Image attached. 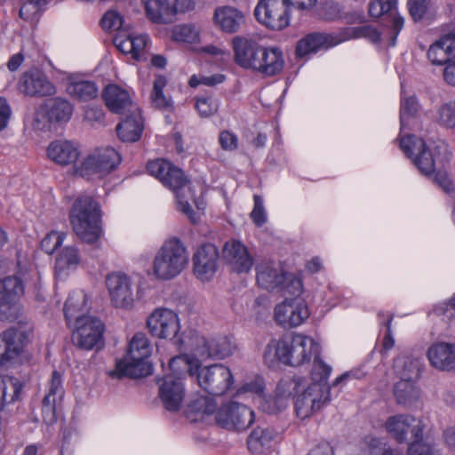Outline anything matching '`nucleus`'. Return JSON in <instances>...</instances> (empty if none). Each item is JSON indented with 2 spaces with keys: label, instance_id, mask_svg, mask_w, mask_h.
I'll return each mask as SVG.
<instances>
[{
  "label": "nucleus",
  "instance_id": "f03ea898",
  "mask_svg": "<svg viewBox=\"0 0 455 455\" xmlns=\"http://www.w3.org/2000/svg\"><path fill=\"white\" fill-rule=\"evenodd\" d=\"M147 170L150 175L156 177L174 193L179 211L184 213L192 223L199 221L200 215L193 211L188 201L193 200L198 211H204V204L195 198L194 187L188 182L184 172L180 168L164 159H156L148 163Z\"/></svg>",
  "mask_w": 455,
  "mask_h": 455
},
{
  "label": "nucleus",
  "instance_id": "5701e85b",
  "mask_svg": "<svg viewBox=\"0 0 455 455\" xmlns=\"http://www.w3.org/2000/svg\"><path fill=\"white\" fill-rule=\"evenodd\" d=\"M222 257L233 272L247 274L254 264V259L247 247L239 240L231 239L222 248Z\"/></svg>",
  "mask_w": 455,
  "mask_h": 455
},
{
  "label": "nucleus",
  "instance_id": "c03bdc74",
  "mask_svg": "<svg viewBox=\"0 0 455 455\" xmlns=\"http://www.w3.org/2000/svg\"><path fill=\"white\" fill-rule=\"evenodd\" d=\"M394 395L398 404L408 406L415 403L420 395L416 380L400 379L394 387Z\"/></svg>",
  "mask_w": 455,
  "mask_h": 455
},
{
  "label": "nucleus",
  "instance_id": "20e7f679",
  "mask_svg": "<svg viewBox=\"0 0 455 455\" xmlns=\"http://www.w3.org/2000/svg\"><path fill=\"white\" fill-rule=\"evenodd\" d=\"M278 390L283 396L294 395V407L298 418L306 419L331 402V387L321 383L307 384L300 376L283 379Z\"/></svg>",
  "mask_w": 455,
  "mask_h": 455
},
{
  "label": "nucleus",
  "instance_id": "a18cd8bd",
  "mask_svg": "<svg viewBox=\"0 0 455 455\" xmlns=\"http://www.w3.org/2000/svg\"><path fill=\"white\" fill-rule=\"evenodd\" d=\"M46 109L51 121L68 122L73 114V106L63 98H54L47 101Z\"/></svg>",
  "mask_w": 455,
  "mask_h": 455
},
{
  "label": "nucleus",
  "instance_id": "cd10ccee",
  "mask_svg": "<svg viewBox=\"0 0 455 455\" xmlns=\"http://www.w3.org/2000/svg\"><path fill=\"white\" fill-rule=\"evenodd\" d=\"M283 51L277 46H262L254 71L267 77L279 75L284 68Z\"/></svg>",
  "mask_w": 455,
  "mask_h": 455
},
{
  "label": "nucleus",
  "instance_id": "49530a36",
  "mask_svg": "<svg viewBox=\"0 0 455 455\" xmlns=\"http://www.w3.org/2000/svg\"><path fill=\"white\" fill-rule=\"evenodd\" d=\"M167 84V79L163 75H157L153 83V89L150 94L152 105L161 110L172 109L173 102L171 97L164 93V89Z\"/></svg>",
  "mask_w": 455,
  "mask_h": 455
},
{
  "label": "nucleus",
  "instance_id": "7ed1b4c3",
  "mask_svg": "<svg viewBox=\"0 0 455 455\" xmlns=\"http://www.w3.org/2000/svg\"><path fill=\"white\" fill-rule=\"evenodd\" d=\"M321 346L314 338L295 333L281 339H273L267 345L263 358L269 366L276 362L297 367L307 363L319 355Z\"/></svg>",
  "mask_w": 455,
  "mask_h": 455
},
{
  "label": "nucleus",
  "instance_id": "a19ab883",
  "mask_svg": "<svg viewBox=\"0 0 455 455\" xmlns=\"http://www.w3.org/2000/svg\"><path fill=\"white\" fill-rule=\"evenodd\" d=\"M394 370L400 379L417 380L419 377L420 361L411 355L402 353L395 359Z\"/></svg>",
  "mask_w": 455,
  "mask_h": 455
},
{
  "label": "nucleus",
  "instance_id": "393cba45",
  "mask_svg": "<svg viewBox=\"0 0 455 455\" xmlns=\"http://www.w3.org/2000/svg\"><path fill=\"white\" fill-rule=\"evenodd\" d=\"M232 46L235 62L243 68L254 71L263 45L251 36H235Z\"/></svg>",
  "mask_w": 455,
  "mask_h": 455
},
{
  "label": "nucleus",
  "instance_id": "58836bf2",
  "mask_svg": "<svg viewBox=\"0 0 455 455\" xmlns=\"http://www.w3.org/2000/svg\"><path fill=\"white\" fill-rule=\"evenodd\" d=\"M143 131V120L137 108L132 109V114L124 118L116 127L117 135L123 141H137Z\"/></svg>",
  "mask_w": 455,
  "mask_h": 455
},
{
  "label": "nucleus",
  "instance_id": "774afa93",
  "mask_svg": "<svg viewBox=\"0 0 455 455\" xmlns=\"http://www.w3.org/2000/svg\"><path fill=\"white\" fill-rule=\"evenodd\" d=\"M430 0H408L410 14L414 20H421L428 10Z\"/></svg>",
  "mask_w": 455,
  "mask_h": 455
},
{
  "label": "nucleus",
  "instance_id": "4be33fe9",
  "mask_svg": "<svg viewBox=\"0 0 455 455\" xmlns=\"http://www.w3.org/2000/svg\"><path fill=\"white\" fill-rule=\"evenodd\" d=\"M219 256L218 248L212 243L199 247L193 255V271L196 277L202 282L211 281L218 270Z\"/></svg>",
  "mask_w": 455,
  "mask_h": 455
},
{
  "label": "nucleus",
  "instance_id": "c85d7f7f",
  "mask_svg": "<svg viewBox=\"0 0 455 455\" xmlns=\"http://www.w3.org/2000/svg\"><path fill=\"white\" fill-rule=\"evenodd\" d=\"M256 281L258 285L269 291H278L284 280L285 271L272 260H263L256 265Z\"/></svg>",
  "mask_w": 455,
  "mask_h": 455
},
{
  "label": "nucleus",
  "instance_id": "9b49d317",
  "mask_svg": "<svg viewBox=\"0 0 455 455\" xmlns=\"http://www.w3.org/2000/svg\"><path fill=\"white\" fill-rule=\"evenodd\" d=\"M121 163L119 153L113 148H99L90 152L76 167L75 172L85 179L103 178Z\"/></svg>",
  "mask_w": 455,
  "mask_h": 455
},
{
  "label": "nucleus",
  "instance_id": "6e6552de",
  "mask_svg": "<svg viewBox=\"0 0 455 455\" xmlns=\"http://www.w3.org/2000/svg\"><path fill=\"white\" fill-rule=\"evenodd\" d=\"M73 231L85 243L96 244L103 235L99 204L89 196L76 199L69 212Z\"/></svg>",
  "mask_w": 455,
  "mask_h": 455
},
{
  "label": "nucleus",
  "instance_id": "f8f14e48",
  "mask_svg": "<svg viewBox=\"0 0 455 455\" xmlns=\"http://www.w3.org/2000/svg\"><path fill=\"white\" fill-rule=\"evenodd\" d=\"M193 377L202 389L212 395L225 394L234 384V376L230 369L221 363L202 367L199 360L198 370Z\"/></svg>",
  "mask_w": 455,
  "mask_h": 455
},
{
  "label": "nucleus",
  "instance_id": "0e129e2a",
  "mask_svg": "<svg viewBox=\"0 0 455 455\" xmlns=\"http://www.w3.org/2000/svg\"><path fill=\"white\" fill-rule=\"evenodd\" d=\"M420 440L421 438L414 439V442L410 443L407 455H441L439 451Z\"/></svg>",
  "mask_w": 455,
  "mask_h": 455
},
{
  "label": "nucleus",
  "instance_id": "ea45409f",
  "mask_svg": "<svg viewBox=\"0 0 455 455\" xmlns=\"http://www.w3.org/2000/svg\"><path fill=\"white\" fill-rule=\"evenodd\" d=\"M24 383L19 378L0 375V411L20 398Z\"/></svg>",
  "mask_w": 455,
  "mask_h": 455
},
{
  "label": "nucleus",
  "instance_id": "39448f33",
  "mask_svg": "<svg viewBox=\"0 0 455 455\" xmlns=\"http://www.w3.org/2000/svg\"><path fill=\"white\" fill-rule=\"evenodd\" d=\"M199 367V359L183 354L171 359L170 372L159 379V397L164 407L170 411H179L185 397L183 379L187 375L194 376Z\"/></svg>",
  "mask_w": 455,
  "mask_h": 455
},
{
  "label": "nucleus",
  "instance_id": "680f3d73",
  "mask_svg": "<svg viewBox=\"0 0 455 455\" xmlns=\"http://www.w3.org/2000/svg\"><path fill=\"white\" fill-rule=\"evenodd\" d=\"M397 0H372L369 5L371 17L379 18L391 12L396 5Z\"/></svg>",
  "mask_w": 455,
  "mask_h": 455
},
{
  "label": "nucleus",
  "instance_id": "338daca9",
  "mask_svg": "<svg viewBox=\"0 0 455 455\" xmlns=\"http://www.w3.org/2000/svg\"><path fill=\"white\" fill-rule=\"evenodd\" d=\"M219 143L223 150L233 152L238 148V137L235 132L224 130L219 134Z\"/></svg>",
  "mask_w": 455,
  "mask_h": 455
},
{
  "label": "nucleus",
  "instance_id": "4c0bfd02",
  "mask_svg": "<svg viewBox=\"0 0 455 455\" xmlns=\"http://www.w3.org/2000/svg\"><path fill=\"white\" fill-rule=\"evenodd\" d=\"M420 106L414 93L407 92L402 85L401 100H400V134L399 143L402 137L412 136L418 138L413 134H404V130L409 124L410 120L412 119L419 111Z\"/></svg>",
  "mask_w": 455,
  "mask_h": 455
},
{
  "label": "nucleus",
  "instance_id": "bb28decb",
  "mask_svg": "<svg viewBox=\"0 0 455 455\" xmlns=\"http://www.w3.org/2000/svg\"><path fill=\"white\" fill-rule=\"evenodd\" d=\"M20 90L29 96H51L55 94V85L38 69L25 72L20 82Z\"/></svg>",
  "mask_w": 455,
  "mask_h": 455
},
{
  "label": "nucleus",
  "instance_id": "de8ad7c7",
  "mask_svg": "<svg viewBox=\"0 0 455 455\" xmlns=\"http://www.w3.org/2000/svg\"><path fill=\"white\" fill-rule=\"evenodd\" d=\"M435 119L443 127L455 129V100L440 105L436 109Z\"/></svg>",
  "mask_w": 455,
  "mask_h": 455
},
{
  "label": "nucleus",
  "instance_id": "bf43d9fd",
  "mask_svg": "<svg viewBox=\"0 0 455 455\" xmlns=\"http://www.w3.org/2000/svg\"><path fill=\"white\" fill-rule=\"evenodd\" d=\"M265 389V382L261 377H255L251 381L245 382L237 391L238 394L250 393L255 395V398L259 401L263 396Z\"/></svg>",
  "mask_w": 455,
  "mask_h": 455
},
{
  "label": "nucleus",
  "instance_id": "3c124183",
  "mask_svg": "<svg viewBox=\"0 0 455 455\" xmlns=\"http://www.w3.org/2000/svg\"><path fill=\"white\" fill-rule=\"evenodd\" d=\"M289 396L282 395L281 392L278 390V387H276V395L275 396H262L259 401V407L267 413H275L281 411L283 408L286 406V399Z\"/></svg>",
  "mask_w": 455,
  "mask_h": 455
},
{
  "label": "nucleus",
  "instance_id": "412c9836",
  "mask_svg": "<svg viewBox=\"0 0 455 455\" xmlns=\"http://www.w3.org/2000/svg\"><path fill=\"white\" fill-rule=\"evenodd\" d=\"M384 427L386 432L398 443H403L411 435L414 439L423 435V424L419 419L410 414H395L388 417Z\"/></svg>",
  "mask_w": 455,
  "mask_h": 455
},
{
  "label": "nucleus",
  "instance_id": "a211bd4d",
  "mask_svg": "<svg viewBox=\"0 0 455 455\" xmlns=\"http://www.w3.org/2000/svg\"><path fill=\"white\" fill-rule=\"evenodd\" d=\"M195 7L193 0H146L144 10L147 18L153 23L172 22L179 13H185Z\"/></svg>",
  "mask_w": 455,
  "mask_h": 455
},
{
  "label": "nucleus",
  "instance_id": "5fc2aeb1",
  "mask_svg": "<svg viewBox=\"0 0 455 455\" xmlns=\"http://www.w3.org/2000/svg\"><path fill=\"white\" fill-rule=\"evenodd\" d=\"M20 5L19 15L24 20H32L46 0H17Z\"/></svg>",
  "mask_w": 455,
  "mask_h": 455
},
{
  "label": "nucleus",
  "instance_id": "72a5a7b5",
  "mask_svg": "<svg viewBox=\"0 0 455 455\" xmlns=\"http://www.w3.org/2000/svg\"><path fill=\"white\" fill-rule=\"evenodd\" d=\"M148 43L147 35L127 34L119 31L114 38V44L124 54H130L135 60H140Z\"/></svg>",
  "mask_w": 455,
  "mask_h": 455
},
{
  "label": "nucleus",
  "instance_id": "c9c22d12",
  "mask_svg": "<svg viewBox=\"0 0 455 455\" xmlns=\"http://www.w3.org/2000/svg\"><path fill=\"white\" fill-rule=\"evenodd\" d=\"M83 263L80 251L74 245H68L61 249L55 259V275L59 279L67 277L70 272L75 271Z\"/></svg>",
  "mask_w": 455,
  "mask_h": 455
},
{
  "label": "nucleus",
  "instance_id": "aec40b11",
  "mask_svg": "<svg viewBox=\"0 0 455 455\" xmlns=\"http://www.w3.org/2000/svg\"><path fill=\"white\" fill-rule=\"evenodd\" d=\"M72 329V340L77 347L91 350L101 342L104 324L95 316H87L77 323L68 325Z\"/></svg>",
  "mask_w": 455,
  "mask_h": 455
},
{
  "label": "nucleus",
  "instance_id": "6ab92c4d",
  "mask_svg": "<svg viewBox=\"0 0 455 455\" xmlns=\"http://www.w3.org/2000/svg\"><path fill=\"white\" fill-rule=\"evenodd\" d=\"M254 15L264 26L281 30L290 23L288 6L281 0H259Z\"/></svg>",
  "mask_w": 455,
  "mask_h": 455
},
{
  "label": "nucleus",
  "instance_id": "6e6d98bb",
  "mask_svg": "<svg viewBox=\"0 0 455 455\" xmlns=\"http://www.w3.org/2000/svg\"><path fill=\"white\" fill-rule=\"evenodd\" d=\"M66 233L51 231L41 241V248L47 254H52L64 242Z\"/></svg>",
  "mask_w": 455,
  "mask_h": 455
},
{
  "label": "nucleus",
  "instance_id": "603ef678",
  "mask_svg": "<svg viewBox=\"0 0 455 455\" xmlns=\"http://www.w3.org/2000/svg\"><path fill=\"white\" fill-rule=\"evenodd\" d=\"M79 441V433L71 427L62 430V437L60 447V455H71L75 446Z\"/></svg>",
  "mask_w": 455,
  "mask_h": 455
},
{
  "label": "nucleus",
  "instance_id": "0eeeda50",
  "mask_svg": "<svg viewBox=\"0 0 455 455\" xmlns=\"http://www.w3.org/2000/svg\"><path fill=\"white\" fill-rule=\"evenodd\" d=\"M189 263V253L177 236L166 238L156 250L148 275L157 281L168 282L180 276Z\"/></svg>",
  "mask_w": 455,
  "mask_h": 455
},
{
  "label": "nucleus",
  "instance_id": "f3484780",
  "mask_svg": "<svg viewBox=\"0 0 455 455\" xmlns=\"http://www.w3.org/2000/svg\"><path fill=\"white\" fill-rule=\"evenodd\" d=\"M355 36L351 28L338 33H311L300 39L296 46L298 57H305L318 51L328 50Z\"/></svg>",
  "mask_w": 455,
  "mask_h": 455
},
{
  "label": "nucleus",
  "instance_id": "864d4df0",
  "mask_svg": "<svg viewBox=\"0 0 455 455\" xmlns=\"http://www.w3.org/2000/svg\"><path fill=\"white\" fill-rule=\"evenodd\" d=\"M314 363L311 371L312 383L327 385L326 380L331 373V367L325 363L319 355L313 356Z\"/></svg>",
  "mask_w": 455,
  "mask_h": 455
},
{
  "label": "nucleus",
  "instance_id": "1a4fd4ad",
  "mask_svg": "<svg viewBox=\"0 0 455 455\" xmlns=\"http://www.w3.org/2000/svg\"><path fill=\"white\" fill-rule=\"evenodd\" d=\"M153 347L146 334L137 332L129 341L125 356L117 361L116 368L108 372L112 378L121 379L124 376L130 378H142L152 373V364L149 357Z\"/></svg>",
  "mask_w": 455,
  "mask_h": 455
},
{
  "label": "nucleus",
  "instance_id": "2f4dec72",
  "mask_svg": "<svg viewBox=\"0 0 455 455\" xmlns=\"http://www.w3.org/2000/svg\"><path fill=\"white\" fill-rule=\"evenodd\" d=\"M428 61L434 66L450 64L455 58V33H449L435 41L427 52Z\"/></svg>",
  "mask_w": 455,
  "mask_h": 455
},
{
  "label": "nucleus",
  "instance_id": "c756f323",
  "mask_svg": "<svg viewBox=\"0 0 455 455\" xmlns=\"http://www.w3.org/2000/svg\"><path fill=\"white\" fill-rule=\"evenodd\" d=\"M427 356L436 370L455 371V343L435 342L428 347Z\"/></svg>",
  "mask_w": 455,
  "mask_h": 455
},
{
  "label": "nucleus",
  "instance_id": "8fccbe9b",
  "mask_svg": "<svg viewBox=\"0 0 455 455\" xmlns=\"http://www.w3.org/2000/svg\"><path fill=\"white\" fill-rule=\"evenodd\" d=\"M387 444L385 437H379L370 434L363 437L361 442V448L370 455H381Z\"/></svg>",
  "mask_w": 455,
  "mask_h": 455
},
{
  "label": "nucleus",
  "instance_id": "e433bc0d",
  "mask_svg": "<svg viewBox=\"0 0 455 455\" xmlns=\"http://www.w3.org/2000/svg\"><path fill=\"white\" fill-rule=\"evenodd\" d=\"M108 108L114 113L123 114L133 108L130 92L116 84L108 85L102 94Z\"/></svg>",
  "mask_w": 455,
  "mask_h": 455
},
{
  "label": "nucleus",
  "instance_id": "f704fd0d",
  "mask_svg": "<svg viewBox=\"0 0 455 455\" xmlns=\"http://www.w3.org/2000/svg\"><path fill=\"white\" fill-rule=\"evenodd\" d=\"M243 13L235 7L223 5L214 11L213 22L221 31L228 34L235 33L244 23Z\"/></svg>",
  "mask_w": 455,
  "mask_h": 455
},
{
  "label": "nucleus",
  "instance_id": "4d7b16f0",
  "mask_svg": "<svg viewBox=\"0 0 455 455\" xmlns=\"http://www.w3.org/2000/svg\"><path fill=\"white\" fill-rule=\"evenodd\" d=\"M124 23L122 15L116 10H109L104 13L100 24L103 29L108 31H118Z\"/></svg>",
  "mask_w": 455,
  "mask_h": 455
},
{
  "label": "nucleus",
  "instance_id": "09e8293b",
  "mask_svg": "<svg viewBox=\"0 0 455 455\" xmlns=\"http://www.w3.org/2000/svg\"><path fill=\"white\" fill-rule=\"evenodd\" d=\"M283 276V283L278 291H285L294 297H301L305 291L301 276L290 272H285Z\"/></svg>",
  "mask_w": 455,
  "mask_h": 455
},
{
  "label": "nucleus",
  "instance_id": "69168bd1",
  "mask_svg": "<svg viewBox=\"0 0 455 455\" xmlns=\"http://www.w3.org/2000/svg\"><path fill=\"white\" fill-rule=\"evenodd\" d=\"M59 401H55L54 399H49V397H44L43 405H42V416L44 421L52 425L57 420L56 415V406L59 403Z\"/></svg>",
  "mask_w": 455,
  "mask_h": 455
},
{
  "label": "nucleus",
  "instance_id": "e2e57ef3",
  "mask_svg": "<svg viewBox=\"0 0 455 455\" xmlns=\"http://www.w3.org/2000/svg\"><path fill=\"white\" fill-rule=\"evenodd\" d=\"M455 313V293L448 299L439 302L433 307L432 311L429 313L438 316L446 318H452Z\"/></svg>",
  "mask_w": 455,
  "mask_h": 455
},
{
  "label": "nucleus",
  "instance_id": "37998d69",
  "mask_svg": "<svg viewBox=\"0 0 455 455\" xmlns=\"http://www.w3.org/2000/svg\"><path fill=\"white\" fill-rule=\"evenodd\" d=\"M171 39L181 45L193 46L201 41V29L192 23L179 24L172 28Z\"/></svg>",
  "mask_w": 455,
  "mask_h": 455
},
{
  "label": "nucleus",
  "instance_id": "79ce46f5",
  "mask_svg": "<svg viewBox=\"0 0 455 455\" xmlns=\"http://www.w3.org/2000/svg\"><path fill=\"white\" fill-rule=\"evenodd\" d=\"M66 91L72 98L81 101L93 100L98 95V88L93 82L74 76L68 78Z\"/></svg>",
  "mask_w": 455,
  "mask_h": 455
},
{
  "label": "nucleus",
  "instance_id": "ddd939ff",
  "mask_svg": "<svg viewBox=\"0 0 455 455\" xmlns=\"http://www.w3.org/2000/svg\"><path fill=\"white\" fill-rule=\"evenodd\" d=\"M307 300L302 297L285 298L274 307V320L284 329L297 328L309 317Z\"/></svg>",
  "mask_w": 455,
  "mask_h": 455
},
{
  "label": "nucleus",
  "instance_id": "2eb2a0df",
  "mask_svg": "<svg viewBox=\"0 0 455 455\" xmlns=\"http://www.w3.org/2000/svg\"><path fill=\"white\" fill-rule=\"evenodd\" d=\"M28 341V331L22 326L12 327L0 333V367L21 361Z\"/></svg>",
  "mask_w": 455,
  "mask_h": 455
},
{
  "label": "nucleus",
  "instance_id": "f257e3e1",
  "mask_svg": "<svg viewBox=\"0 0 455 455\" xmlns=\"http://www.w3.org/2000/svg\"><path fill=\"white\" fill-rule=\"evenodd\" d=\"M400 148L411 160L419 172L434 181L447 194L454 191V185L445 171L451 153L443 141L424 140L412 136L402 137Z\"/></svg>",
  "mask_w": 455,
  "mask_h": 455
},
{
  "label": "nucleus",
  "instance_id": "a878e982",
  "mask_svg": "<svg viewBox=\"0 0 455 455\" xmlns=\"http://www.w3.org/2000/svg\"><path fill=\"white\" fill-rule=\"evenodd\" d=\"M188 349L202 357L225 358L232 353L231 344L226 339L207 340L195 331H191V343Z\"/></svg>",
  "mask_w": 455,
  "mask_h": 455
},
{
  "label": "nucleus",
  "instance_id": "423d86ee",
  "mask_svg": "<svg viewBox=\"0 0 455 455\" xmlns=\"http://www.w3.org/2000/svg\"><path fill=\"white\" fill-rule=\"evenodd\" d=\"M190 410L202 415L215 412V420L219 427L228 429L243 431L247 429L254 421V412L248 406L229 401L216 410L214 399L210 396H201L189 403Z\"/></svg>",
  "mask_w": 455,
  "mask_h": 455
},
{
  "label": "nucleus",
  "instance_id": "b1692460",
  "mask_svg": "<svg viewBox=\"0 0 455 455\" xmlns=\"http://www.w3.org/2000/svg\"><path fill=\"white\" fill-rule=\"evenodd\" d=\"M49 161L60 167L75 166L81 156L77 142L69 140H55L49 143L45 150Z\"/></svg>",
  "mask_w": 455,
  "mask_h": 455
},
{
  "label": "nucleus",
  "instance_id": "9d476101",
  "mask_svg": "<svg viewBox=\"0 0 455 455\" xmlns=\"http://www.w3.org/2000/svg\"><path fill=\"white\" fill-rule=\"evenodd\" d=\"M146 325L153 337L172 341L180 348L188 349V344L191 343V333L188 337L180 334V318L172 309H154L148 316Z\"/></svg>",
  "mask_w": 455,
  "mask_h": 455
},
{
  "label": "nucleus",
  "instance_id": "13d9d810",
  "mask_svg": "<svg viewBox=\"0 0 455 455\" xmlns=\"http://www.w3.org/2000/svg\"><path fill=\"white\" fill-rule=\"evenodd\" d=\"M253 202V209L250 214L251 219L257 227H262L267 220L263 198L259 195H254Z\"/></svg>",
  "mask_w": 455,
  "mask_h": 455
},
{
  "label": "nucleus",
  "instance_id": "473e14b6",
  "mask_svg": "<svg viewBox=\"0 0 455 455\" xmlns=\"http://www.w3.org/2000/svg\"><path fill=\"white\" fill-rule=\"evenodd\" d=\"M279 441V434L273 427H258L250 434L247 445L254 454H265L273 450Z\"/></svg>",
  "mask_w": 455,
  "mask_h": 455
},
{
  "label": "nucleus",
  "instance_id": "7c9ffc66",
  "mask_svg": "<svg viewBox=\"0 0 455 455\" xmlns=\"http://www.w3.org/2000/svg\"><path fill=\"white\" fill-rule=\"evenodd\" d=\"M91 309V300L83 290L72 291L64 305V315L67 324H76L81 319L91 316L88 313Z\"/></svg>",
  "mask_w": 455,
  "mask_h": 455
},
{
  "label": "nucleus",
  "instance_id": "052dcab7",
  "mask_svg": "<svg viewBox=\"0 0 455 455\" xmlns=\"http://www.w3.org/2000/svg\"><path fill=\"white\" fill-rule=\"evenodd\" d=\"M64 395V389L62 387V379L60 374L54 371L49 384V388L44 397L54 399L55 401L61 402Z\"/></svg>",
  "mask_w": 455,
  "mask_h": 455
},
{
  "label": "nucleus",
  "instance_id": "4468645a",
  "mask_svg": "<svg viewBox=\"0 0 455 455\" xmlns=\"http://www.w3.org/2000/svg\"><path fill=\"white\" fill-rule=\"evenodd\" d=\"M105 285L114 307L125 310L132 308L135 298L132 276L122 271H114L106 275Z\"/></svg>",
  "mask_w": 455,
  "mask_h": 455
},
{
  "label": "nucleus",
  "instance_id": "dca6fc26",
  "mask_svg": "<svg viewBox=\"0 0 455 455\" xmlns=\"http://www.w3.org/2000/svg\"><path fill=\"white\" fill-rule=\"evenodd\" d=\"M24 294V284L17 276H8L0 280V319L12 322L20 315L19 304Z\"/></svg>",
  "mask_w": 455,
  "mask_h": 455
}]
</instances>
